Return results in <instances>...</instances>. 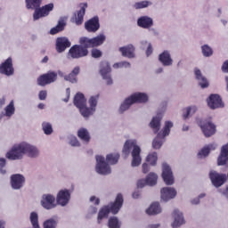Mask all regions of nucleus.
<instances>
[{"label": "nucleus", "instance_id": "38", "mask_svg": "<svg viewBox=\"0 0 228 228\" xmlns=\"http://www.w3.org/2000/svg\"><path fill=\"white\" fill-rule=\"evenodd\" d=\"M120 159V154L118 153H110L106 156V161L110 165H117Z\"/></svg>", "mask_w": 228, "mask_h": 228}, {"label": "nucleus", "instance_id": "21", "mask_svg": "<svg viewBox=\"0 0 228 228\" xmlns=\"http://www.w3.org/2000/svg\"><path fill=\"white\" fill-rule=\"evenodd\" d=\"M134 104H145L149 102V94L142 92H135L129 95Z\"/></svg>", "mask_w": 228, "mask_h": 228}, {"label": "nucleus", "instance_id": "4", "mask_svg": "<svg viewBox=\"0 0 228 228\" xmlns=\"http://www.w3.org/2000/svg\"><path fill=\"white\" fill-rule=\"evenodd\" d=\"M123 204L124 197L122 194H118L115 202L101 208L98 213V224H101L104 218H108L110 213H112V215H117V213H118V211H120L122 208Z\"/></svg>", "mask_w": 228, "mask_h": 228}, {"label": "nucleus", "instance_id": "62", "mask_svg": "<svg viewBox=\"0 0 228 228\" xmlns=\"http://www.w3.org/2000/svg\"><path fill=\"white\" fill-rule=\"evenodd\" d=\"M191 203L194 206H197V204H200V198H194L193 200H191Z\"/></svg>", "mask_w": 228, "mask_h": 228}, {"label": "nucleus", "instance_id": "11", "mask_svg": "<svg viewBox=\"0 0 228 228\" xmlns=\"http://www.w3.org/2000/svg\"><path fill=\"white\" fill-rule=\"evenodd\" d=\"M162 179L167 186H172L175 183L172 167L167 163L162 164Z\"/></svg>", "mask_w": 228, "mask_h": 228}, {"label": "nucleus", "instance_id": "14", "mask_svg": "<svg viewBox=\"0 0 228 228\" xmlns=\"http://www.w3.org/2000/svg\"><path fill=\"white\" fill-rule=\"evenodd\" d=\"M58 79V73L54 71L48 72L46 74L41 75L37 78V85L39 86H45L46 85H51Z\"/></svg>", "mask_w": 228, "mask_h": 228}, {"label": "nucleus", "instance_id": "19", "mask_svg": "<svg viewBox=\"0 0 228 228\" xmlns=\"http://www.w3.org/2000/svg\"><path fill=\"white\" fill-rule=\"evenodd\" d=\"M199 126L207 138L213 136L216 133V126L211 121H200Z\"/></svg>", "mask_w": 228, "mask_h": 228}, {"label": "nucleus", "instance_id": "29", "mask_svg": "<svg viewBox=\"0 0 228 228\" xmlns=\"http://www.w3.org/2000/svg\"><path fill=\"white\" fill-rule=\"evenodd\" d=\"M163 211V208H161V205L159 202H153L150 205V207L146 209V214L150 216H152L154 215H159Z\"/></svg>", "mask_w": 228, "mask_h": 228}, {"label": "nucleus", "instance_id": "35", "mask_svg": "<svg viewBox=\"0 0 228 228\" xmlns=\"http://www.w3.org/2000/svg\"><path fill=\"white\" fill-rule=\"evenodd\" d=\"M198 110L199 109L195 105L187 107L186 109H184L183 113V120H186V119L190 118V117H192V115H195V113H197Z\"/></svg>", "mask_w": 228, "mask_h": 228}, {"label": "nucleus", "instance_id": "55", "mask_svg": "<svg viewBox=\"0 0 228 228\" xmlns=\"http://www.w3.org/2000/svg\"><path fill=\"white\" fill-rule=\"evenodd\" d=\"M46 97H47V91H40L39 92L40 101H45Z\"/></svg>", "mask_w": 228, "mask_h": 228}, {"label": "nucleus", "instance_id": "6", "mask_svg": "<svg viewBox=\"0 0 228 228\" xmlns=\"http://www.w3.org/2000/svg\"><path fill=\"white\" fill-rule=\"evenodd\" d=\"M106 40V36L104 34H100L99 36L94 37V38H88V37H81L79 39V43L81 45H84L85 47H99V45H102L104 44V41Z\"/></svg>", "mask_w": 228, "mask_h": 228}, {"label": "nucleus", "instance_id": "3", "mask_svg": "<svg viewBox=\"0 0 228 228\" xmlns=\"http://www.w3.org/2000/svg\"><path fill=\"white\" fill-rule=\"evenodd\" d=\"M28 10H35L33 14V20H38V19H42V17H47L49 12H53L54 8V4H48L42 8L40 5L42 4V0H25Z\"/></svg>", "mask_w": 228, "mask_h": 228}, {"label": "nucleus", "instance_id": "63", "mask_svg": "<svg viewBox=\"0 0 228 228\" xmlns=\"http://www.w3.org/2000/svg\"><path fill=\"white\" fill-rule=\"evenodd\" d=\"M89 213H91L92 215H95V213H97V208L92 207V208L89 209Z\"/></svg>", "mask_w": 228, "mask_h": 228}, {"label": "nucleus", "instance_id": "27", "mask_svg": "<svg viewBox=\"0 0 228 228\" xmlns=\"http://www.w3.org/2000/svg\"><path fill=\"white\" fill-rule=\"evenodd\" d=\"M163 118V113H157L155 117L152 118L150 122V127L152 129L154 133H159V129H161V119Z\"/></svg>", "mask_w": 228, "mask_h": 228}, {"label": "nucleus", "instance_id": "30", "mask_svg": "<svg viewBox=\"0 0 228 228\" xmlns=\"http://www.w3.org/2000/svg\"><path fill=\"white\" fill-rule=\"evenodd\" d=\"M86 8H88V4L84 3L80 4V10L77 12V15L75 20V23L77 24V26H81V24H83V19L85 17Z\"/></svg>", "mask_w": 228, "mask_h": 228}, {"label": "nucleus", "instance_id": "5", "mask_svg": "<svg viewBox=\"0 0 228 228\" xmlns=\"http://www.w3.org/2000/svg\"><path fill=\"white\" fill-rule=\"evenodd\" d=\"M172 127H174V122L166 120L162 131H160L157 137L153 140V149H161V145H163V142H165V137L170 134V129Z\"/></svg>", "mask_w": 228, "mask_h": 228}, {"label": "nucleus", "instance_id": "48", "mask_svg": "<svg viewBox=\"0 0 228 228\" xmlns=\"http://www.w3.org/2000/svg\"><path fill=\"white\" fill-rule=\"evenodd\" d=\"M141 45H142V46L147 45V49L145 52L147 57L151 56V54H152V53L154 52V50L152 48V44H151L145 40L141 42Z\"/></svg>", "mask_w": 228, "mask_h": 228}, {"label": "nucleus", "instance_id": "12", "mask_svg": "<svg viewBox=\"0 0 228 228\" xmlns=\"http://www.w3.org/2000/svg\"><path fill=\"white\" fill-rule=\"evenodd\" d=\"M70 197H71V193H70V190L69 189H61L56 196V204H58V206H61V208H65V206H67L69 204V202H70Z\"/></svg>", "mask_w": 228, "mask_h": 228}, {"label": "nucleus", "instance_id": "22", "mask_svg": "<svg viewBox=\"0 0 228 228\" xmlns=\"http://www.w3.org/2000/svg\"><path fill=\"white\" fill-rule=\"evenodd\" d=\"M24 183H26V178L22 175L16 174L11 176V184L13 190H20L24 186Z\"/></svg>", "mask_w": 228, "mask_h": 228}, {"label": "nucleus", "instance_id": "9", "mask_svg": "<svg viewBox=\"0 0 228 228\" xmlns=\"http://www.w3.org/2000/svg\"><path fill=\"white\" fill-rule=\"evenodd\" d=\"M95 170L100 175H108L111 174V167L106 163V159L101 155L96 156Z\"/></svg>", "mask_w": 228, "mask_h": 228}, {"label": "nucleus", "instance_id": "34", "mask_svg": "<svg viewBox=\"0 0 228 228\" xmlns=\"http://www.w3.org/2000/svg\"><path fill=\"white\" fill-rule=\"evenodd\" d=\"M77 136L82 142H85V143H88L90 142V133L86 128H80L77 131Z\"/></svg>", "mask_w": 228, "mask_h": 228}, {"label": "nucleus", "instance_id": "33", "mask_svg": "<svg viewBox=\"0 0 228 228\" xmlns=\"http://www.w3.org/2000/svg\"><path fill=\"white\" fill-rule=\"evenodd\" d=\"M97 102H99V94L90 97L89 99L90 108L89 109L87 108V111H89L88 117L95 113V108H97Z\"/></svg>", "mask_w": 228, "mask_h": 228}, {"label": "nucleus", "instance_id": "2", "mask_svg": "<svg viewBox=\"0 0 228 228\" xmlns=\"http://www.w3.org/2000/svg\"><path fill=\"white\" fill-rule=\"evenodd\" d=\"M122 152L124 156H132V167H140L142 165V148L138 145V142L135 139H128L126 141L123 146Z\"/></svg>", "mask_w": 228, "mask_h": 228}, {"label": "nucleus", "instance_id": "47", "mask_svg": "<svg viewBox=\"0 0 228 228\" xmlns=\"http://www.w3.org/2000/svg\"><path fill=\"white\" fill-rule=\"evenodd\" d=\"M42 127L45 134H47V135L53 134V125L47 122H44L42 124Z\"/></svg>", "mask_w": 228, "mask_h": 228}, {"label": "nucleus", "instance_id": "7", "mask_svg": "<svg viewBox=\"0 0 228 228\" xmlns=\"http://www.w3.org/2000/svg\"><path fill=\"white\" fill-rule=\"evenodd\" d=\"M74 105L77 106L81 113V115L85 118H88V114L90 113L88 110V107H86V98H85V94L81 93H77L74 98Z\"/></svg>", "mask_w": 228, "mask_h": 228}, {"label": "nucleus", "instance_id": "49", "mask_svg": "<svg viewBox=\"0 0 228 228\" xmlns=\"http://www.w3.org/2000/svg\"><path fill=\"white\" fill-rule=\"evenodd\" d=\"M56 225H58V224L54 219H48L44 223V228H56Z\"/></svg>", "mask_w": 228, "mask_h": 228}, {"label": "nucleus", "instance_id": "53", "mask_svg": "<svg viewBox=\"0 0 228 228\" xmlns=\"http://www.w3.org/2000/svg\"><path fill=\"white\" fill-rule=\"evenodd\" d=\"M91 54L93 58H101V56H102V52L99 49H93Z\"/></svg>", "mask_w": 228, "mask_h": 228}, {"label": "nucleus", "instance_id": "58", "mask_svg": "<svg viewBox=\"0 0 228 228\" xmlns=\"http://www.w3.org/2000/svg\"><path fill=\"white\" fill-rule=\"evenodd\" d=\"M225 199H228V185L224 189L219 191Z\"/></svg>", "mask_w": 228, "mask_h": 228}, {"label": "nucleus", "instance_id": "39", "mask_svg": "<svg viewBox=\"0 0 228 228\" xmlns=\"http://www.w3.org/2000/svg\"><path fill=\"white\" fill-rule=\"evenodd\" d=\"M149 6H152V2L143 0L134 4L133 8H134V10H143V8H149Z\"/></svg>", "mask_w": 228, "mask_h": 228}, {"label": "nucleus", "instance_id": "40", "mask_svg": "<svg viewBox=\"0 0 228 228\" xmlns=\"http://www.w3.org/2000/svg\"><path fill=\"white\" fill-rule=\"evenodd\" d=\"M67 23H65L64 20H60L57 26L53 28L50 30V34L51 35H56V33H60V31H63V29H65V26Z\"/></svg>", "mask_w": 228, "mask_h": 228}, {"label": "nucleus", "instance_id": "28", "mask_svg": "<svg viewBox=\"0 0 228 228\" xmlns=\"http://www.w3.org/2000/svg\"><path fill=\"white\" fill-rule=\"evenodd\" d=\"M67 47H70V41L67 37H59L56 40L57 53H63Z\"/></svg>", "mask_w": 228, "mask_h": 228}, {"label": "nucleus", "instance_id": "13", "mask_svg": "<svg viewBox=\"0 0 228 228\" xmlns=\"http://www.w3.org/2000/svg\"><path fill=\"white\" fill-rule=\"evenodd\" d=\"M209 179L216 188H220V186H224V184H225V182L227 181V175L224 174H218L216 171L212 170L209 172Z\"/></svg>", "mask_w": 228, "mask_h": 228}, {"label": "nucleus", "instance_id": "46", "mask_svg": "<svg viewBox=\"0 0 228 228\" xmlns=\"http://www.w3.org/2000/svg\"><path fill=\"white\" fill-rule=\"evenodd\" d=\"M113 69H131V63L129 61H119L112 65Z\"/></svg>", "mask_w": 228, "mask_h": 228}, {"label": "nucleus", "instance_id": "52", "mask_svg": "<svg viewBox=\"0 0 228 228\" xmlns=\"http://www.w3.org/2000/svg\"><path fill=\"white\" fill-rule=\"evenodd\" d=\"M4 167H6V159L0 158V174H6V169H4Z\"/></svg>", "mask_w": 228, "mask_h": 228}, {"label": "nucleus", "instance_id": "26", "mask_svg": "<svg viewBox=\"0 0 228 228\" xmlns=\"http://www.w3.org/2000/svg\"><path fill=\"white\" fill-rule=\"evenodd\" d=\"M85 28L89 33H95V31H98L99 28H101V25L99 24V18L94 17L86 21L85 23Z\"/></svg>", "mask_w": 228, "mask_h": 228}, {"label": "nucleus", "instance_id": "25", "mask_svg": "<svg viewBox=\"0 0 228 228\" xmlns=\"http://www.w3.org/2000/svg\"><path fill=\"white\" fill-rule=\"evenodd\" d=\"M135 51H136V48H134V45H128L119 48V53H121L122 56L129 59H133L136 57Z\"/></svg>", "mask_w": 228, "mask_h": 228}, {"label": "nucleus", "instance_id": "32", "mask_svg": "<svg viewBox=\"0 0 228 228\" xmlns=\"http://www.w3.org/2000/svg\"><path fill=\"white\" fill-rule=\"evenodd\" d=\"M194 73L196 79L199 81V85L201 86V88H208L209 86V82H208V79L202 76L200 69H195Z\"/></svg>", "mask_w": 228, "mask_h": 228}, {"label": "nucleus", "instance_id": "17", "mask_svg": "<svg viewBox=\"0 0 228 228\" xmlns=\"http://www.w3.org/2000/svg\"><path fill=\"white\" fill-rule=\"evenodd\" d=\"M41 206L45 209H54L56 208V197L53 194H44L41 199Z\"/></svg>", "mask_w": 228, "mask_h": 228}, {"label": "nucleus", "instance_id": "50", "mask_svg": "<svg viewBox=\"0 0 228 228\" xmlns=\"http://www.w3.org/2000/svg\"><path fill=\"white\" fill-rule=\"evenodd\" d=\"M65 81H69V83H77V77L74 74L69 73L68 76H64Z\"/></svg>", "mask_w": 228, "mask_h": 228}, {"label": "nucleus", "instance_id": "43", "mask_svg": "<svg viewBox=\"0 0 228 228\" xmlns=\"http://www.w3.org/2000/svg\"><path fill=\"white\" fill-rule=\"evenodd\" d=\"M201 53L205 58H210V56H213V48L209 45H203L201 46Z\"/></svg>", "mask_w": 228, "mask_h": 228}, {"label": "nucleus", "instance_id": "41", "mask_svg": "<svg viewBox=\"0 0 228 228\" xmlns=\"http://www.w3.org/2000/svg\"><path fill=\"white\" fill-rule=\"evenodd\" d=\"M4 117H12L15 113V105L13 104V101H11L10 103L4 109Z\"/></svg>", "mask_w": 228, "mask_h": 228}, {"label": "nucleus", "instance_id": "60", "mask_svg": "<svg viewBox=\"0 0 228 228\" xmlns=\"http://www.w3.org/2000/svg\"><path fill=\"white\" fill-rule=\"evenodd\" d=\"M66 95H67V98H65L63 101L64 102H69V99L70 97V88L66 89Z\"/></svg>", "mask_w": 228, "mask_h": 228}, {"label": "nucleus", "instance_id": "64", "mask_svg": "<svg viewBox=\"0 0 228 228\" xmlns=\"http://www.w3.org/2000/svg\"><path fill=\"white\" fill-rule=\"evenodd\" d=\"M159 224H151L148 225V228H159Z\"/></svg>", "mask_w": 228, "mask_h": 228}, {"label": "nucleus", "instance_id": "36", "mask_svg": "<svg viewBox=\"0 0 228 228\" xmlns=\"http://www.w3.org/2000/svg\"><path fill=\"white\" fill-rule=\"evenodd\" d=\"M133 104L134 103L133 102L131 96L126 97L119 107V112L124 113V111H127V110H129Z\"/></svg>", "mask_w": 228, "mask_h": 228}, {"label": "nucleus", "instance_id": "45", "mask_svg": "<svg viewBox=\"0 0 228 228\" xmlns=\"http://www.w3.org/2000/svg\"><path fill=\"white\" fill-rule=\"evenodd\" d=\"M108 224H109V227H110V228H120V226L122 225V223H120V222L118 221V217L113 216V217H110V218L109 219Z\"/></svg>", "mask_w": 228, "mask_h": 228}, {"label": "nucleus", "instance_id": "44", "mask_svg": "<svg viewBox=\"0 0 228 228\" xmlns=\"http://www.w3.org/2000/svg\"><path fill=\"white\" fill-rule=\"evenodd\" d=\"M29 220L33 228H40V225L38 224V214L37 212L30 213Z\"/></svg>", "mask_w": 228, "mask_h": 228}, {"label": "nucleus", "instance_id": "10", "mask_svg": "<svg viewBox=\"0 0 228 228\" xmlns=\"http://www.w3.org/2000/svg\"><path fill=\"white\" fill-rule=\"evenodd\" d=\"M69 56L73 59L84 58V56H88V47L83 45H75L69 49Z\"/></svg>", "mask_w": 228, "mask_h": 228}, {"label": "nucleus", "instance_id": "15", "mask_svg": "<svg viewBox=\"0 0 228 228\" xmlns=\"http://www.w3.org/2000/svg\"><path fill=\"white\" fill-rule=\"evenodd\" d=\"M172 218H173V222L171 223L172 228L183 227V225L186 224V220H184V215L179 209H175L173 211Z\"/></svg>", "mask_w": 228, "mask_h": 228}, {"label": "nucleus", "instance_id": "8", "mask_svg": "<svg viewBox=\"0 0 228 228\" xmlns=\"http://www.w3.org/2000/svg\"><path fill=\"white\" fill-rule=\"evenodd\" d=\"M99 73L106 85H113V78H111V66L110 65V62L106 61H102L99 66Z\"/></svg>", "mask_w": 228, "mask_h": 228}, {"label": "nucleus", "instance_id": "59", "mask_svg": "<svg viewBox=\"0 0 228 228\" xmlns=\"http://www.w3.org/2000/svg\"><path fill=\"white\" fill-rule=\"evenodd\" d=\"M79 66H77L73 69V70L71 71V74H73V76L77 77V75L79 74Z\"/></svg>", "mask_w": 228, "mask_h": 228}, {"label": "nucleus", "instance_id": "31", "mask_svg": "<svg viewBox=\"0 0 228 228\" xmlns=\"http://www.w3.org/2000/svg\"><path fill=\"white\" fill-rule=\"evenodd\" d=\"M216 147L217 145L215 142L206 145L198 153L199 158H207V156H209V153L211 152V151H215Z\"/></svg>", "mask_w": 228, "mask_h": 228}, {"label": "nucleus", "instance_id": "16", "mask_svg": "<svg viewBox=\"0 0 228 228\" xmlns=\"http://www.w3.org/2000/svg\"><path fill=\"white\" fill-rule=\"evenodd\" d=\"M177 197V190L174 187H163L160 190V199L164 202H168V200H172Z\"/></svg>", "mask_w": 228, "mask_h": 228}, {"label": "nucleus", "instance_id": "61", "mask_svg": "<svg viewBox=\"0 0 228 228\" xmlns=\"http://www.w3.org/2000/svg\"><path fill=\"white\" fill-rule=\"evenodd\" d=\"M223 72H228V61H224L222 66Z\"/></svg>", "mask_w": 228, "mask_h": 228}, {"label": "nucleus", "instance_id": "51", "mask_svg": "<svg viewBox=\"0 0 228 228\" xmlns=\"http://www.w3.org/2000/svg\"><path fill=\"white\" fill-rule=\"evenodd\" d=\"M69 144L72 147H79L81 145V143L77 140V137H76V136H70L69 137Z\"/></svg>", "mask_w": 228, "mask_h": 228}, {"label": "nucleus", "instance_id": "1", "mask_svg": "<svg viewBox=\"0 0 228 228\" xmlns=\"http://www.w3.org/2000/svg\"><path fill=\"white\" fill-rule=\"evenodd\" d=\"M24 156L36 159L40 156V150L36 145L29 142H21L12 145L6 152L5 158L11 161H19L24 159Z\"/></svg>", "mask_w": 228, "mask_h": 228}, {"label": "nucleus", "instance_id": "20", "mask_svg": "<svg viewBox=\"0 0 228 228\" xmlns=\"http://www.w3.org/2000/svg\"><path fill=\"white\" fill-rule=\"evenodd\" d=\"M208 106L210 110H218V108H224V102L218 94H211L207 99Z\"/></svg>", "mask_w": 228, "mask_h": 228}, {"label": "nucleus", "instance_id": "42", "mask_svg": "<svg viewBox=\"0 0 228 228\" xmlns=\"http://www.w3.org/2000/svg\"><path fill=\"white\" fill-rule=\"evenodd\" d=\"M146 161H147V163L151 165V167H156V165L158 163V153H156V152L150 153L146 157Z\"/></svg>", "mask_w": 228, "mask_h": 228}, {"label": "nucleus", "instance_id": "54", "mask_svg": "<svg viewBox=\"0 0 228 228\" xmlns=\"http://www.w3.org/2000/svg\"><path fill=\"white\" fill-rule=\"evenodd\" d=\"M144 186H147V180L141 179L137 182V188H144Z\"/></svg>", "mask_w": 228, "mask_h": 228}, {"label": "nucleus", "instance_id": "23", "mask_svg": "<svg viewBox=\"0 0 228 228\" xmlns=\"http://www.w3.org/2000/svg\"><path fill=\"white\" fill-rule=\"evenodd\" d=\"M137 26L142 29H151L154 26V20L147 15L141 16L137 19Z\"/></svg>", "mask_w": 228, "mask_h": 228}, {"label": "nucleus", "instance_id": "56", "mask_svg": "<svg viewBox=\"0 0 228 228\" xmlns=\"http://www.w3.org/2000/svg\"><path fill=\"white\" fill-rule=\"evenodd\" d=\"M151 170V167H149V164L143 163L142 164V174H147Z\"/></svg>", "mask_w": 228, "mask_h": 228}, {"label": "nucleus", "instance_id": "57", "mask_svg": "<svg viewBox=\"0 0 228 228\" xmlns=\"http://www.w3.org/2000/svg\"><path fill=\"white\" fill-rule=\"evenodd\" d=\"M90 202H94L95 206H99L101 200H99V198H97L95 196H92L90 198Z\"/></svg>", "mask_w": 228, "mask_h": 228}, {"label": "nucleus", "instance_id": "24", "mask_svg": "<svg viewBox=\"0 0 228 228\" xmlns=\"http://www.w3.org/2000/svg\"><path fill=\"white\" fill-rule=\"evenodd\" d=\"M0 73L4 74L5 76H12L13 74V63L12 58H8L4 63L0 66Z\"/></svg>", "mask_w": 228, "mask_h": 228}, {"label": "nucleus", "instance_id": "18", "mask_svg": "<svg viewBox=\"0 0 228 228\" xmlns=\"http://www.w3.org/2000/svg\"><path fill=\"white\" fill-rule=\"evenodd\" d=\"M158 61L161 63L162 67H172L174 65V59L170 51L164 50L158 56Z\"/></svg>", "mask_w": 228, "mask_h": 228}, {"label": "nucleus", "instance_id": "37", "mask_svg": "<svg viewBox=\"0 0 228 228\" xmlns=\"http://www.w3.org/2000/svg\"><path fill=\"white\" fill-rule=\"evenodd\" d=\"M148 186H156L158 184V174L151 172L145 178Z\"/></svg>", "mask_w": 228, "mask_h": 228}]
</instances>
